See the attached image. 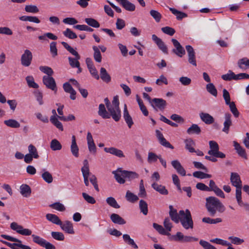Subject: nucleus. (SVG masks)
<instances>
[{
  "label": "nucleus",
  "mask_w": 249,
  "mask_h": 249,
  "mask_svg": "<svg viewBox=\"0 0 249 249\" xmlns=\"http://www.w3.org/2000/svg\"><path fill=\"white\" fill-rule=\"evenodd\" d=\"M123 170H118L117 171H114L112 173L114 175V177L116 180L120 184H124L125 183L124 177L123 176Z\"/></svg>",
  "instance_id": "nucleus-32"
},
{
  "label": "nucleus",
  "mask_w": 249,
  "mask_h": 249,
  "mask_svg": "<svg viewBox=\"0 0 249 249\" xmlns=\"http://www.w3.org/2000/svg\"><path fill=\"white\" fill-rule=\"evenodd\" d=\"M199 117L201 120L206 124H211L214 122L213 117L208 113L200 112Z\"/></svg>",
  "instance_id": "nucleus-19"
},
{
  "label": "nucleus",
  "mask_w": 249,
  "mask_h": 249,
  "mask_svg": "<svg viewBox=\"0 0 249 249\" xmlns=\"http://www.w3.org/2000/svg\"><path fill=\"white\" fill-rule=\"evenodd\" d=\"M32 53L29 50H26L24 53L21 55V63L25 67H28L30 65L32 60Z\"/></svg>",
  "instance_id": "nucleus-8"
},
{
  "label": "nucleus",
  "mask_w": 249,
  "mask_h": 249,
  "mask_svg": "<svg viewBox=\"0 0 249 249\" xmlns=\"http://www.w3.org/2000/svg\"><path fill=\"white\" fill-rule=\"evenodd\" d=\"M199 244L204 249H217L213 245H211L208 242L200 240L199 241Z\"/></svg>",
  "instance_id": "nucleus-64"
},
{
  "label": "nucleus",
  "mask_w": 249,
  "mask_h": 249,
  "mask_svg": "<svg viewBox=\"0 0 249 249\" xmlns=\"http://www.w3.org/2000/svg\"><path fill=\"white\" fill-rule=\"evenodd\" d=\"M169 9L176 16L178 20H181L182 18L187 17V15L186 13L179 11L174 8H170Z\"/></svg>",
  "instance_id": "nucleus-38"
},
{
  "label": "nucleus",
  "mask_w": 249,
  "mask_h": 249,
  "mask_svg": "<svg viewBox=\"0 0 249 249\" xmlns=\"http://www.w3.org/2000/svg\"><path fill=\"white\" fill-rule=\"evenodd\" d=\"M1 237L8 241L16 242L14 243H11L6 241L2 240H0L1 242L7 245L11 249H18V248L21 249H32L30 247L22 244V241L18 238L6 234H1Z\"/></svg>",
  "instance_id": "nucleus-2"
},
{
  "label": "nucleus",
  "mask_w": 249,
  "mask_h": 249,
  "mask_svg": "<svg viewBox=\"0 0 249 249\" xmlns=\"http://www.w3.org/2000/svg\"><path fill=\"white\" fill-rule=\"evenodd\" d=\"M71 151L73 156L78 157L79 156V148L76 143V138L74 135H72L71 137Z\"/></svg>",
  "instance_id": "nucleus-22"
},
{
  "label": "nucleus",
  "mask_w": 249,
  "mask_h": 249,
  "mask_svg": "<svg viewBox=\"0 0 249 249\" xmlns=\"http://www.w3.org/2000/svg\"><path fill=\"white\" fill-rule=\"evenodd\" d=\"M193 175L195 178L204 179L211 178L212 175L210 174H206L201 171H196L193 173Z\"/></svg>",
  "instance_id": "nucleus-51"
},
{
  "label": "nucleus",
  "mask_w": 249,
  "mask_h": 249,
  "mask_svg": "<svg viewBox=\"0 0 249 249\" xmlns=\"http://www.w3.org/2000/svg\"><path fill=\"white\" fill-rule=\"evenodd\" d=\"M94 51L93 57L96 62L100 63L102 61V55L99 48L96 46L92 47Z\"/></svg>",
  "instance_id": "nucleus-35"
},
{
  "label": "nucleus",
  "mask_w": 249,
  "mask_h": 249,
  "mask_svg": "<svg viewBox=\"0 0 249 249\" xmlns=\"http://www.w3.org/2000/svg\"><path fill=\"white\" fill-rule=\"evenodd\" d=\"M120 4L127 11L132 12L135 10V5L128 0H123Z\"/></svg>",
  "instance_id": "nucleus-31"
},
{
  "label": "nucleus",
  "mask_w": 249,
  "mask_h": 249,
  "mask_svg": "<svg viewBox=\"0 0 249 249\" xmlns=\"http://www.w3.org/2000/svg\"><path fill=\"white\" fill-rule=\"evenodd\" d=\"M24 10L27 13L33 14H36L39 12V9L34 5H27L25 6Z\"/></svg>",
  "instance_id": "nucleus-59"
},
{
  "label": "nucleus",
  "mask_w": 249,
  "mask_h": 249,
  "mask_svg": "<svg viewBox=\"0 0 249 249\" xmlns=\"http://www.w3.org/2000/svg\"><path fill=\"white\" fill-rule=\"evenodd\" d=\"M28 149L29 151L28 154L34 157V159H36L39 158L37 149L34 145L32 144H30L28 146Z\"/></svg>",
  "instance_id": "nucleus-52"
},
{
  "label": "nucleus",
  "mask_w": 249,
  "mask_h": 249,
  "mask_svg": "<svg viewBox=\"0 0 249 249\" xmlns=\"http://www.w3.org/2000/svg\"><path fill=\"white\" fill-rule=\"evenodd\" d=\"M106 202L109 206L114 208L118 209L120 207L115 199L113 197L110 196L107 197L106 199Z\"/></svg>",
  "instance_id": "nucleus-57"
},
{
  "label": "nucleus",
  "mask_w": 249,
  "mask_h": 249,
  "mask_svg": "<svg viewBox=\"0 0 249 249\" xmlns=\"http://www.w3.org/2000/svg\"><path fill=\"white\" fill-rule=\"evenodd\" d=\"M50 51L53 57H55L58 54L57 49L56 48V42H52L50 45Z\"/></svg>",
  "instance_id": "nucleus-60"
},
{
  "label": "nucleus",
  "mask_w": 249,
  "mask_h": 249,
  "mask_svg": "<svg viewBox=\"0 0 249 249\" xmlns=\"http://www.w3.org/2000/svg\"><path fill=\"white\" fill-rule=\"evenodd\" d=\"M49 206L54 210H56L59 212H63L66 210L64 205L60 203L59 202H56L53 204H50Z\"/></svg>",
  "instance_id": "nucleus-47"
},
{
  "label": "nucleus",
  "mask_w": 249,
  "mask_h": 249,
  "mask_svg": "<svg viewBox=\"0 0 249 249\" xmlns=\"http://www.w3.org/2000/svg\"><path fill=\"white\" fill-rule=\"evenodd\" d=\"M167 105L166 101L162 98H154L151 104V106L157 111V108L163 110Z\"/></svg>",
  "instance_id": "nucleus-7"
},
{
  "label": "nucleus",
  "mask_w": 249,
  "mask_h": 249,
  "mask_svg": "<svg viewBox=\"0 0 249 249\" xmlns=\"http://www.w3.org/2000/svg\"><path fill=\"white\" fill-rule=\"evenodd\" d=\"M123 117L124 119L127 124L128 127L130 128L133 125L134 122L133 121L131 116L130 115L129 112L127 108L126 104H124V111H123Z\"/></svg>",
  "instance_id": "nucleus-18"
},
{
  "label": "nucleus",
  "mask_w": 249,
  "mask_h": 249,
  "mask_svg": "<svg viewBox=\"0 0 249 249\" xmlns=\"http://www.w3.org/2000/svg\"><path fill=\"white\" fill-rule=\"evenodd\" d=\"M10 228L12 230L16 231L17 233L22 235H32L31 230L28 229H24L22 226L18 225L16 222H12L10 224Z\"/></svg>",
  "instance_id": "nucleus-4"
},
{
  "label": "nucleus",
  "mask_w": 249,
  "mask_h": 249,
  "mask_svg": "<svg viewBox=\"0 0 249 249\" xmlns=\"http://www.w3.org/2000/svg\"><path fill=\"white\" fill-rule=\"evenodd\" d=\"M59 118H50V122L54 125L59 130L63 131V126L62 124L58 120Z\"/></svg>",
  "instance_id": "nucleus-46"
},
{
  "label": "nucleus",
  "mask_w": 249,
  "mask_h": 249,
  "mask_svg": "<svg viewBox=\"0 0 249 249\" xmlns=\"http://www.w3.org/2000/svg\"><path fill=\"white\" fill-rule=\"evenodd\" d=\"M186 49L188 55V61L189 63L194 66H196V62L195 56V52L193 48L191 45H186Z\"/></svg>",
  "instance_id": "nucleus-12"
},
{
  "label": "nucleus",
  "mask_w": 249,
  "mask_h": 249,
  "mask_svg": "<svg viewBox=\"0 0 249 249\" xmlns=\"http://www.w3.org/2000/svg\"><path fill=\"white\" fill-rule=\"evenodd\" d=\"M100 77L105 82L108 83L111 81V77L107 73L105 68L102 67L100 69Z\"/></svg>",
  "instance_id": "nucleus-28"
},
{
  "label": "nucleus",
  "mask_w": 249,
  "mask_h": 249,
  "mask_svg": "<svg viewBox=\"0 0 249 249\" xmlns=\"http://www.w3.org/2000/svg\"><path fill=\"white\" fill-rule=\"evenodd\" d=\"M32 237L34 242L47 249V241L46 240L35 234H32Z\"/></svg>",
  "instance_id": "nucleus-27"
},
{
  "label": "nucleus",
  "mask_w": 249,
  "mask_h": 249,
  "mask_svg": "<svg viewBox=\"0 0 249 249\" xmlns=\"http://www.w3.org/2000/svg\"><path fill=\"white\" fill-rule=\"evenodd\" d=\"M125 198L127 201L131 203H135L139 199L138 196L131 192L130 191H127L126 192Z\"/></svg>",
  "instance_id": "nucleus-42"
},
{
  "label": "nucleus",
  "mask_w": 249,
  "mask_h": 249,
  "mask_svg": "<svg viewBox=\"0 0 249 249\" xmlns=\"http://www.w3.org/2000/svg\"><path fill=\"white\" fill-rule=\"evenodd\" d=\"M84 166L81 168V171L83 177H88L89 176V163L87 160H85L83 161Z\"/></svg>",
  "instance_id": "nucleus-44"
},
{
  "label": "nucleus",
  "mask_w": 249,
  "mask_h": 249,
  "mask_svg": "<svg viewBox=\"0 0 249 249\" xmlns=\"http://www.w3.org/2000/svg\"><path fill=\"white\" fill-rule=\"evenodd\" d=\"M110 218L112 222L116 224L124 225L126 223V221L119 214L116 213H112Z\"/></svg>",
  "instance_id": "nucleus-26"
},
{
  "label": "nucleus",
  "mask_w": 249,
  "mask_h": 249,
  "mask_svg": "<svg viewBox=\"0 0 249 249\" xmlns=\"http://www.w3.org/2000/svg\"><path fill=\"white\" fill-rule=\"evenodd\" d=\"M179 214L180 216L179 221L182 227L185 230L192 229L194 226V223L190 211L188 209H186L185 211L180 210Z\"/></svg>",
  "instance_id": "nucleus-3"
},
{
  "label": "nucleus",
  "mask_w": 249,
  "mask_h": 249,
  "mask_svg": "<svg viewBox=\"0 0 249 249\" xmlns=\"http://www.w3.org/2000/svg\"><path fill=\"white\" fill-rule=\"evenodd\" d=\"M171 165L178 174L183 177L186 176V171L178 160H172Z\"/></svg>",
  "instance_id": "nucleus-16"
},
{
  "label": "nucleus",
  "mask_w": 249,
  "mask_h": 249,
  "mask_svg": "<svg viewBox=\"0 0 249 249\" xmlns=\"http://www.w3.org/2000/svg\"><path fill=\"white\" fill-rule=\"evenodd\" d=\"M50 147L53 151L60 150L62 148V145L56 139H53L50 142Z\"/></svg>",
  "instance_id": "nucleus-45"
},
{
  "label": "nucleus",
  "mask_w": 249,
  "mask_h": 249,
  "mask_svg": "<svg viewBox=\"0 0 249 249\" xmlns=\"http://www.w3.org/2000/svg\"><path fill=\"white\" fill-rule=\"evenodd\" d=\"M152 39L157 44L159 49L163 53L165 54L168 53L167 47L160 38L158 37L156 35H153L152 36Z\"/></svg>",
  "instance_id": "nucleus-10"
},
{
  "label": "nucleus",
  "mask_w": 249,
  "mask_h": 249,
  "mask_svg": "<svg viewBox=\"0 0 249 249\" xmlns=\"http://www.w3.org/2000/svg\"><path fill=\"white\" fill-rule=\"evenodd\" d=\"M104 151L106 153H109L118 158H124V155L122 150L114 147H105Z\"/></svg>",
  "instance_id": "nucleus-17"
},
{
  "label": "nucleus",
  "mask_w": 249,
  "mask_h": 249,
  "mask_svg": "<svg viewBox=\"0 0 249 249\" xmlns=\"http://www.w3.org/2000/svg\"><path fill=\"white\" fill-rule=\"evenodd\" d=\"M156 134L160 144L166 148H169L171 149H174V146L172 145L169 142L166 141V140L164 138L162 133L160 130H156Z\"/></svg>",
  "instance_id": "nucleus-15"
},
{
  "label": "nucleus",
  "mask_w": 249,
  "mask_h": 249,
  "mask_svg": "<svg viewBox=\"0 0 249 249\" xmlns=\"http://www.w3.org/2000/svg\"><path fill=\"white\" fill-rule=\"evenodd\" d=\"M63 35L65 36L70 39H75L77 37L76 34L69 28H67L66 30L63 32Z\"/></svg>",
  "instance_id": "nucleus-62"
},
{
  "label": "nucleus",
  "mask_w": 249,
  "mask_h": 249,
  "mask_svg": "<svg viewBox=\"0 0 249 249\" xmlns=\"http://www.w3.org/2000/svg\"><path fill=\"white\" fill-rule=\"evenodd\" d=\"M230 180L232 186L236 188L242 187V181L240 177L237 173H231Z\"/></svg>",
  "instance_id": "nucleus-13"
},
{
  "label": "nucleus",
  "mask_w": 249,
  "mask_h": 249,
  "mask_svg": "<svg viewBox=\"0 0 249 249\" xmlns=\"http://www.w3.org/2000/svg\"><path fill=\"white\" fill-rule=\"evenodd\" d=\"M202 221L204 223L215 224L222 222V219L220 218H216L215 219H212L208 217H205L202 218Z\"/></svg>",
  "instance_id": "nucleus-53"
},
{
  "label": "nucleus",
  "mask_w": 249,
  "mask_h": 249,
  "mask_svg": "<svg viewBox=\"0 0 249 249\" xmlns=\"http://www.w3.org/2000/svg\"><path fill=\"white\" fill-rule=\"evenodd\" d=\"M209 146L210 150L208 151V154L212 156L214 153L219 150V147L218 143L214 141L209 142Z\"/></svg>",
  "instance_id": "nucleus-29"
},
{
  "label": "nucleus",
  "mask_w": 249,
  "mask_h": 249,
  "mask_svg": "<svg viewBox=\"0 0 249 249\" xmlns=\"http://www.w3.org/2000/svg\"><path fill=\"white\" fill-rule=\"evenodd\" d=\"M4 124L7 126L14 128H19L20 126V124L17 121L14 119L5 120Z\"/></svg>",
  "instance_id": "nucleus-43"
},
{
  "label": "nucleus",
  "mask_w": 249,
  "mask_h": 249,
  "mask_svg": "<svg viewBox=\"0 0 249 249\" xmlns=\"http://www.w3.org/2000/svg\"><path fill=\"white\" fill-rule=\"evenodd\" d=\"M87 144L89 152L93 155L96 153L97 148L90 132H88L87 135Z\"/></svg>",
  "instance_id": "nucleus-9"
},
{
  "label": "nucleus",
  "mask_w": 249,
  "mask_h": 249,
  "mask_svg": "<svg viewBox=\"0 0 249 249\" xmlns=\"http://www.w3.org/2000/svg\"><path fill=\"white\" fill-rule=\"evenodd\" d=\"M185 148L190 152L193 153L195 152V149L193 147L195 145L194 142L191 139L185 141Z\"/></svg>",
  "instance_id": "nucleus-50"
},
{
  "label": "nucleus",
  "mask_w": 249,
  "mask_h": 249,
  "mask_svg": "<svg viewBox=\"0 0 249 249\" xmlns=\"http://www.w3.org/2000/svg\"><path fill=\"white\" fill-rule=\"evenodd\" d=\"M75 53L72 54L75 56L74 58L71 57H68L69 64L73 68L79 67L80 65L79 60L80 59V56L77 52Z\"/></svg>",
  "instance_id": "nucleus-21"
},
{
  "label": "nucleus",
  "mask_w": 249,
  "mask_h": 249,
  "mask_svg": "<svg viewBox=\"0 0 249 249\" xmlns=\"http://www.w3.org/2000/svg\"><path fill=\"white\" fill-rule=\"evenodd\" d=\"M206 89L210 94L214 97L217 96V90L213 83H210L207 84L206 86Z\"/></svg>",
  "instance_id": "nucleus-39"
},
{
  "label": "nucleus",
  "mask_w": 249,
  "mask_h": 249,
  "mask_svg": "<svg viewBox=\"0 0 249 249\" xmlns=\"http://www.w3.org/2000/svg\"><path fill=\"white\" fill-rule=\"evenodd\" d=\"M171 41L175 47L172 52L178 56L181 57L185 54V51L180 43L176 39L172 38Z\"/></svg>",
  "instance_id": "nucleus-5"
},
{
  "label": "nucleus",
  "mask_w": 249,
  "mask_h": 249,
  "mask_svg": "<svg viewBox=\"0 0 249 249\" xmlns=\"http://www.w3.org/2000/svg\"><path fill=\"white\" fill-rule=\"evenodd\" d=\"M169 208L170 210L169 214L171 219L176 223H178L180 218V216L179 213H178L177 210L174 209L172 205H170Z\"/></svg>",
  "instance_id": "nucleus-20"
},
{
  "label": "nucleus",
  "mask_w": 249,
  "mask_h": 249,
  "mask_svg": "<svg viewBox=\"0 0 249 249\" xmlns=\"http://www.w3.org/2000/svg\"><path fill=\"white\" fill-rule=\"evenodd\" d=\"M109 117L107 119L111 117L115 121L118 122L121 117V111L120 108H115L112 107L107 109Z\"/></svg>",
  "instance_id": "nucleus-6"
},
{
  "label": "nucleus",
  "mask_w": 249,
  "mask_h": 249,
  "mask_svg": "<svg viewBox=\"0 0 249 249\" xmlns=\"http://www.w3.org/2000/svg\"><path fill=\"white\" fill-rule=\"evenodd\" d=\"M98 113L99 116L104 119H107L109 117L108 112L106 110L105 106L103 104L99 105Z\"/></svg>",
  "instance_id": "nucleus-34"
},
{
  "label": "nucleus",
  "mask_w": 249,
  "mask_h": 249,
  "mask_svg": "<svg viewBox=\"0 0 249 249\" xmlns=\"http://www.w3.org/2000/svg\"><path fill=\"white\" fill-rule=\"evenodd\" d=\"M139 208L140 211L144 215H146L148 212V204L146 202L141 199L139 202Z\"/></svg>",
  "instance_id": "nucleus-41"
},
{
  "label": "nucleus",
  "mask_w": 249,
  "mask_h": 249,
  "mask_svg": "<svg viewBox=\"0 0 249 249\" xmlns=\"http://www.w3.org/2000/svg\"><path fill=\"white\" fill-rule=\"evenodd\" d=\"M48 89L53 91L55 94L57 91V88L54 79L52 76H48Z\"/></svg>",
  "instance_id": "nucleus-30"
},
{
  "label": "nucleus",
  "mask_w": 249,
  "mask_h": 249,
  "mask_svg": "<svg viewBox=\"0 0 249 249\" xmlns=\"http://www.w3.org/2000/svg\"><path fill=\"white\" fill-rule=\"evenodd\" d=\"M59 226L66 233L69 234L74 233L72 223L70 221L66 220L64 222L61 221V224H60Z\"/></svg>",
  "instance_id": "nucleus-11"
},
{
  "label": "nucleus",
  "mask_w": 249,
  "mask_h": 249,
  "mask_svg": "<svg viewBox=\"0 0 249 249\" xmlns=\"http://www.w3.org/2000/svg\"><path fill=\"white\" fill-rule=\"evenodd\" d=\"M160 155H157L155 153L150 152L148 154L147 160L149 163L155 162L159 159Z\"/></svg>",
  "instance_id": "nucleus-63"
},
{
  "label": "nucleus",
  "mask_w": 249,
  "mask_h": 249,
  "mask_svg": "<svg viewBox=\"0 0 249 249\" xmlns=\"http://www.w3.org/2000/svg\"><path fill=\"white\" fill-rule=\"evenodd\" d=\"M26 80L28 84V86L30 88L37 89L38 85L35 82L34 79L32 76H28L26 77Z\"/></svg>",
  "instance_id": "nucleus-58"
},
{
  "label": "nucleus",
  "mask_w": 249,
  "mask_h": 249,
  "mask_svg": "<svg viewBox=\"0 0 249 249\" xmlns=\"http://www.w3.org/2000/svg\"><path fill=\"white\" fill-rule=\"evenodd\" d=\"M123 239L124 241L128 244L129 245L131 246L133 248L137 249L138 248V246L135 243L134 240L130 238L129 235L127 234H124L123 236Z\"/></svg>",
  "instance_id": "nucleus-40"
},
{
  "label": "nucleus",
  "mask_w": 249,
  "mask_h": 249,
  "mask_svg": "<svg viewBox=\"0 0 249 249\" xmlns=\"http://www.w3.org/2000/svg\"><path fill=\"white\" fill-rule=\"evenodd\" d=\"M228 239L230 240L231 244L236 245H241L244 242V240L243 239H241L238 237L234 236H229L228 237Z\"/></svg>",
  "instance_id": "nucleus-55"
},
{
  "label": "nucleus",
  "mask_w": 249,
  "mask_h": 249,
  "mask_svg": "<svg viewBox=\"0 0 249 249\" xmlns=\"http://www.w3.org/2000/svg\"><path fill=\"white\" fill-rule=\"evenodd\" d=\"M187 132L188 134H196L198 135L201 132V129L200 127L196 124H193L187 130Z\"/></svg>",
  "instance_id": "nucleus-33"
},
{
  "label": "nucleus",
  "mask_w": 249,
  "mask_h": 249,
  "mask_svg": "<svg viewBox=\"0 0 249 249\" xmlns=\"http://www.w3.org/2000/svg\"><path fill=\"white\" fill-rule=\"evenodd\" d=\"M236 74L231 70H229L227 73L221 76V78L225 81L235 80Z\"/></svg>",
  "instance_id": "nucleus-48"
},
{
  "label": "nucleus",
  "mask_w": 249,
  "mask_h": 249,
  "mask_svg": "<svg viewBox=\"0 0 249 249\" xmlns=\"http://www.w3.org/2000/svg\"><path fill=\"white\" fill-rule=\"evenodd\" d=\"M48 220L56 225L61 224V220L58 216L54 214L48 213Z\"/></svg>",
  "instance_id": "nucleus-36"
},
{
  "label": "nucleus",
  "mask_w": 249,
  "mask_h": 249,
  "mask_svg": "<svg viewBox=\"0 0 249 249\" xmlns=\"http://www.w3.org/2000/svg\"><path fill=\"white\" fill-rule=\"evenodd\" d=\"M231 115L229 113H226L224 114L225 121L223 125L224 127L222 129V131L226 134L229 132L230 127L232 125V121L231 120Z\"/></svg>",
  "instance_id": "nucleus-14"
},
{
  "label": "nucleus",
  "mask_w": 249,
  "mask_h": 249,
  "mask_svg": "<svg viewBox=\"0 0 249 249\" xmlns=\"http://www.w3.org/2000/svg\"><path fill=\"white\" fill-rule=\"evenodd\" d=\"M85 22L89 26L93 28H99V23L95 19L92 18H86L85 19Z\"/></svg>",
  "instance_id": "nucleus-54"
},
{
  "label": "nucleus",
  "mask_w": 249,
  "mask_h": 249,
  "mask_svg": "<svg viewBox=\"0 0 249 249\" xmlns=\"http://www.w3.org/2000/svg\"><path fill=\"white\" fill-rule=\"evenodd\" d=\"M206 207L208 212L212 216H214L217 211L223 213L225 210L224 205L216 197L209 196L206 199Z\"/></svg>",
  "instance_id": "nucleus-1"
},
{
  "label": "nucleus",
  "mask_w": 249,
  "mask_h": 249,
  "mask_svg": "<svg viewBox=\"0 0 249 249\" xmlns=\"http://www.w3.org/2000/svg\"><path fill=\"white\" fill-rule=\"evenodd\" d=\"M153 227L160 234L164 235H170L169 232L167 231L161 225L154 223L153 224Z\"/></svg>",
  "instance_id": "nucleus-49"
},
{
  "label": "nucleus",
  "mask_w": 249,
  "mask_h": 249,
  "mask_svg": "<svg viewBox=\"0 0 249 249\" xmlns=\"http://www.w3.org/2000/svg\"><path fill=\"white\" fill-rule=\"evenodd\" d=\"M20 194L25 197H28L31 194V189L30 187L26 184H23L20 186Z\"/></svg>",
  "instance_id": "nucleus-25"
},
{
  "label": "nucleus",
  "mask_w": 249,
  "mask_h": 249,
  "mask_svg": "<svg viewBox=\"0 0 249 249\" xmlns=\"http://www.w3.org/2000/svg\"><path fill=\"white\" fill-rule=\"evenodd\" d=\"M19 19L24 21H30L36 23H40V21L38 18L35 16H23L19 17Z\"/></svg>",
  "instance_id": "nucleus-37"
},
{
  "label": "nucleus",
  "mask_w": 249,
  "mask_h": 249,
  "mask_svg": "<svg viewBox=\"0 0 249 249\" xmlns=\"http://www.w3.org/2000/svg\"><path fill=\"white\" fill-rule=\"evenodd\" d=\"M122 172L123 177L128 179L129 181L138 178L139 177V174L135 172L123 170Z\"/></svg>",
  "instance_id": "nucleus-24"
},
{
  "label": "nucleus",
  "mask_w": 249,
  "mask_h": 249,
  "mask_svg": "<svg viewBox=\"0 0 249 249\" xmlns=\"http://www.w3.org/2000/svg\"><path fill=\"white\" fill-rule=\"evenodd\" d=\"M152 187L161 195H167L168 194V191L164 186L154 182L152 184Z\"/></svg>",
  "instance_id": "nucleus-23"
},
{
  "label": "nucleus",
  "mask_w": 249,
  "mask_h": 249,
  "mask_svg": "<svg viewBox=\"0 0 249 249\" xmlns=\"http://www.w3.org/2000/svg\"><path fill=\"white\" fill-rule=\"evenodd\" d=\"M242 187L236 188L235 196L238 204L241 206L243 204L242 200Z\"/></svg>",
  "instance_id": "nucleus-56"
},
{
  "label": "nucleus",
  "mask_w": 249,
  "mask_h": 249,
  "mask_svg": "<svg viewBox=\"0 0 249 249\" xmlns=\"http://www.w3.org/2000/svg\"><path fill=\"white\" fill-rule=\"evenodd\" d=\"M51 235L53 239L58 241H63L65 239L64 234L61 232L52 231Z\"/></svg>",
  "instance_id": "nucleus-61"
}]
</instances>
